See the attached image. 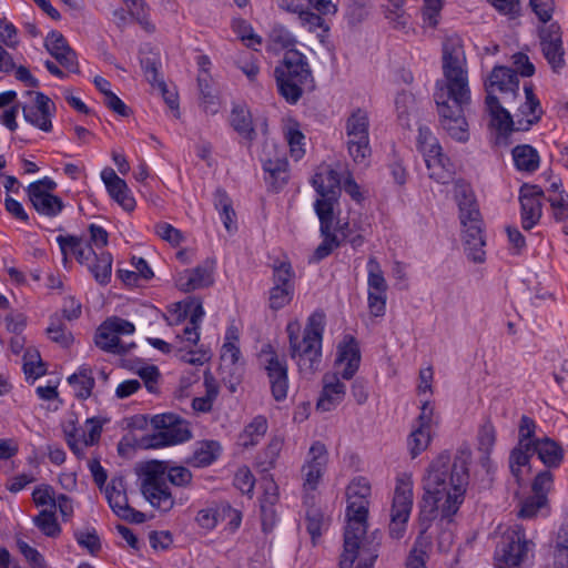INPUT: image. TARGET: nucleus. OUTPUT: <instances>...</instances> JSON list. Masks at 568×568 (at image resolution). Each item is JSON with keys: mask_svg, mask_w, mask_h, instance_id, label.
<instances>
[{"mask_svg": "<svg viewBox=\"0 0 568 568\" xmlns=\"http://www.w3.org/2000/svg\"><path fill=\"white\" fill-rule=\"evenodd\" d=\"M521 224L525 230L532 229L541 217L540 191L537 186H525L520 191Z\"/></svg>", "mask_w": 568, "mask_h": 568, "instance_id": "obj_31", "label": "nucleus"}, {"mask_svg": "<svg viewBox=\"0 0 568 568\" xmlns=\"http://www.w3.org/2000/svg\"><path fill=\"white\" fill-rule=\"evenodd\" d=\"M263 169L275 181L284 182L287 178L288 162L283 155L274 159L265 158L263 159Z\"/></svg>", "mask_w": 568, "mask_h": 568, "instance_id": "obj_60", "label": "nucleus"}, {"mask_svg": "<svg viewBox=\"0 0 568 568\" xmlns=\"http://www.w3.org/2000/svg\"><path fill=\"white\" fill-rule=\"evenodd\" d=\"M105 422L100 417H91L85 420L83 426H78L73 416L68 418L63 423V433L70 449L77 456H82L85 447L93 446L99 442Z\"/></svg>", "mask_w": 568, "mask_h": 568, "instance_id": "obj_17", "label": "nucleus"}, {"mask_svg": "<svg viewBox=\"0 0 568 568\" xmlns=\"http://www.w3.org/2000/svg\"><path fill=\"white\" fill-rule=\"evenodd\" d=\"M525 102L518 109V130H528L532 124L537 123L542 114L540 102L530 84L524 85Z\"/></svg>", "mask_w": 568, "mask_h": 568, "instance_id": "obj_34", "label": "nucleus"}, {"mask_svg": "<svg viewBox=\"0 0 568 568\" xmlns=\"http://www.w3.org/2000/svg\"><path fill=\"white\" fill-rule=\"evenodd\" d=\"M156 470H162V476L175 487H189L193 480L192 471L183 466L175 465L169 462L154 460L151 462Z\"/></svg>", "mask_w": 568, "mask_h": 568, "instance_id": "obj_38", "label": "nucleus"}, {"mask_svg": "<svg viewBox=\"0 0 568 568\" xmlns=\"http://www.w3.org/2000/svg\"><path fill=\"white\" fill-rule=\"evenodd\" d=\"M435 429L413 426L407 437V448L412 458H416L430 445Z\"/></svg>", "mask_w": 568, "mask_h": 568, "instance_id": "obj_45", "label": "nucleus"}, {"mask_svg": "<svg viewBox=\"0 0 568 568\" xmlns=\"http://www.w3.org/2000/svg\"><path fill=\"white\" fill-rule=\"evenodd\" d=\"M236 67L246 75L248 81H256L260 74L257 57L252 52H241L235 59Z\"/></svg>", "mask_w": 568, "mask_h": 568, "instance_id": "obj_55", "label": "nucleus"}, {"mask_svg": "<svg viewBox=\"0 0 568 568\" xmlns=\"http://www.w3.org/2000/svg\"><path fill=\"white\" fill-rule=\"evenodd\" d=\"M515 168L520 172L532 173L540 165L538 151L529 144H520L511 151Z\"/></svg>", "mask_w": 568, "mask_h": 568, "instance_id": "obj_40", "label": "nucleus"}, {"mask_svg": "<svg viewBox=\"0 0 568 568\" xmlns=\"http://www.w3.org/2000/svg\"><path fill=\"white\" fill-rule=\"evenodd\" d=\"M372 484L365 476L353 477L345 488L346 509L344 529V549L341 568H352L358 552V545L376 542L367 536Z\"/></svg>", "mask_w": 568, "mask_h": 568, "instance_id": "obj_4", "label": "nucleus"}, {"mask_svg": "<svg viewBox=\"0 0 568 568\" xmlns=\"http://www.w3.org/2000/svg\"><path fill=\"white\" fill-rule=\"evenodd\" d=\"M47 335L52 342L58 343L63 347H69L73 342L71 332L65 328L57 315L50 317V324L47 327Z\"/></svg>", "mask_w": 568, "mask_h": 568, "instance_id": "obj_54", "label": "nucleus"}, {"mask_svg": "<svg viewBox=\"0 0 568 568\" xmlns=\"http://www.w3.org/2000/svg\"><path fill=\"white\" fill-rule=\"evenodd\" d=\"M232 30L247 48L256 50L257 47L262 44V38L256 34L253 27L242 18L233 19Z\"/></svg>", "mask_w": 568, "mask_h": 568, "instance_id": "obj_50", "label": "nucleus"}, {"mask_svg": "<svg viewBox=\"0 0 568 568\" xmlns=\"http://www.w3.org/2000/svg\"><path fill=\"white\" fill-rule=\"evenodd\" d=\"M325 328V314L321 311L313 312L303 333L298 320H291L286 325L290 344V356L302 373H314L321 363L323 333Z\"/></svg>", "mask_w": 568, "mask_h": 568, "instance_id": "obj_5", "label": "nucleus"}, {"mask_svg": "<svg viewBox=\"0 0 568 568\" xmlns=\"http://www.w3.org/2000/svg\"><path fill=\"white\" fill-rule=\"evenodd\" d=\"M32 523L45 537L58 538L62 532L57 514L52 509L40 510L38 515L32 517Z\"/></svg>", "mask_w": 568, "mask_h": 568, "instance_id": "obj_46", "label": "nucleus"}, {"mask_svg": "<svg viewBox=\"0 0 568 568\" xmlns=\"http://www.w3.org/2000/svg\"><path fill=\"white\" fill-rule=\"evenodd\" d=\"M306 529L315 544L328 527V518L318 508H310L305 518Z\"/></svg>", "mask_w": 568, "mask_h": 568, "instance_id": "obj_52", "label": "nucleus"}, {"mask_svg": "<svg viewBox=\"0 0 568 568\" xmlns=\"http://www.w3.org/2000/svg\"><path fill=\"white\" fill-rule=\"evenodd\" d=\"M519 90V81L514 70L507 67H495L486 82V104L499 130L507 131L513 128L510 113L499 102L497 93L503 94L505 103L515 100Z\"/></svg>", "mask_w": 568, "mask_h": 568, "instance_id": "obj_7", "label": "nucleus"}, {"mask_svg": "<svg viewBox=\"0 0 568 568\" xmlns=\"http://www.w3.org/2000/svg\"><path fill=\"white\" fill-rule=\"evenodd\" d=\"M22 99L21 110L24 121L42 132H51L57 110L54 102L44 93L33 90L24 91Z\"/></svg>", "mask_w": 568, "mask_h": 568, "instance_id": "obj_14", "label": "nucleus"}, {"mask_svg": "<svg viewBox=\"0 0 568 568\" xmlns=\"http://www.w3.org/2000/svg\"><path fill=\"white\" fill-rule=\"evenodd\" d=\"M470 454L462 452L454 463L446 453L435 457L423 476L424 511L429 508L433 518L450 520L464 503L468 486Z\"/></svg>", "mask_w": 568, "mask_h": 568, "instance_id": "obj_2", "label": "nucleus"}, {"mask_svg": "<svg viewBox=\"0 0 568 568\" xmlns=\"http://www.w3.org/2000/svg\"><path fill=\"white\" fill-rule=\"evenodd\" d=\"M57 243L59 244L64 264L68 261V256L73 255L80 264L88 267L99 256V252L93 248V245L84 243L75 236L59 235Z\"/></svg>", "mask_w": 568, "mask_h": 568, "instance_id": "obj_29", "label": "nucleus"}, {"mask_svg": "<svg viewBox=\"0 0 568 568\" xmlns=\"http://www.w3.org/2000/svg\"><path fill=\"white\" fill-rule=\"evenodd\" d=\"M417 142L429 178L440 184H446L453 180L455 168L449 159L443 154L438 140L428 128H419Z\"/></svg>", "mask_w": 568, "mask_h": 568, "instance_id": "obj_11", "label": "nucleus"}, {"mask_svg": "<svg viewBox=\"0 0 568 568\" xmlns=\"http://www.w3.org/2000/svg\"><path fill=\"white\" fill-rule=\"evenodd\" d=\"M241 357L240 331L235 325H230L224 335L221 347V361L226 366H234Z\"/></svg>", "mask_w": 568, "mask_h": 568, "instance_id": "obj_42", "label": "nucleus"}, {"mask_svg": "<svg viewBox=\"0 0 568 568\" xmlns=\"http://www.w3.org/2000/svg\"><path fill=\"white\" fill-rule=\"evenodd\" d=\"M223 452L220 442L205 439L196 442L192 454L185 459V463L194 468H205L219 460Z\"/></svg>", "mask_w": 568, "mask_h": 568, "instance_id": "obj_32", "label": "nucleus"}, {"mask_svg": "<svg viewBox=\"0 0 568 568\" xmlns=\"http://www.w3.org/2000/svg\"><path fill=\"white\" fill-rule=\"evenodd\" d=\"M366 271L367 290L387 292L388 284L386 282L384 271L376 257H368L366 263Z\"/></svg>", "mask_w": 568, "mask_h": 568, "instance_id": "obj_51", "label": "nucleus"}, {"mask_svg": "<svg viewBox=\"0 0 568 568\" xmlns=\"http://www.w3.org/2000/svg\"><path fill=\"white\" fill-rule=\"evenodd\" d=\"M413 487L412 474L402 473L396 477L389 523V535L394 539H402L405 535L413 508Z\"/></svg>", "mask_w": 568, "mask_h": 568, "instance_id": "obj_10", "label": "nucleus"}, {"mask_svg": "<svg viewBox=\"0 0 568 568\" xmlns=\"http://www.w3.org/2000/svg\"><path fill=\"white\" fill-rule=\"evenodd\" d=\"M268 428L266 417L255 416L240 433L237 444L243 448L256 446L265 436Z\"/></svg>", "mask_w": 568, "mask_h": 568, "instance_id": "obj_39", "label": "nucleus"}, {"mask_svg": "<svg viewBox=\"0 0 568 568\" xmlns=\"http://www.w3.org/2000/svg\"><path fill=\"white\" fill-rule=\"evenodd\" d=\"M378 542H366L358 545V552L353 561L352 568H373L377 558Z\"/></svg>", "mask_w": 568, "mask_h": 568, "instance_id": "obj_56", "label": "nucleus"}, {"mask_svg": "<svg viewBox=\"0 0 568 568\" xmlns=\"http://www.w3.org/2000/svg\"><path fill=\"white\" fill-rule=\"evenodd\" d=\"M78 545L95 556L101 549L100 538L94 529H84L74 532Z\"/></svg>", "mask_w": 568, "mask_h": 568, "instance_id": "obj_64", "label": "nucleus"}, {"mask_svg": "<svg viewBox=\"0 0 568 568\" xmlns=\"http://www.w3.org/2000/svg\"><path fill=\"white\" fill-rule=\"evenodd\" d=\"M283 134L290 148V154L295 160H301L305 154V135L302 133L300 124L288 119L284 122Z\"/></svg>", "mask_w": 568, "mask_h": 568, "instance_id": "obj_41", "label": "nucleus"}, {"mask_svg": "<svg viewBox=\"0 0 568 568\" xmlns=\"http://www.w3.org/2000/svg\"><path fill=\"white\" fill-rule=\"evenodd\" d=\"M361 359L357 341L351 335H345L336 347L335 373L345 381L352 379L359 368Z\"/></svg>", "mask_w": 568, "mask_h": 568, "instance_id": "obj_22", "label": "nucleus"}, {"mask_svg": "<svg viewBox=\"0 0 568 568\" xmlns=\"http://www.w3.org/2000/svg\"><path fill=\"white\" fill-rule=\"evenodd\" d=\"M346 395V385L337 373L327 372L322 377V390L316 407L322 412H331L342 404Z\"/></svg>", "mask_w": 568, "mask_h": 568, "instance_id": "obj_26", "label": "nucleus"}, {"mask_svg": "<svg viewBox=\"0 0 568 568\" xmlns=\"http://www.w3.org/2000/svg\"><path fill=\"white\" fill-rule=\"evenodd\" d=\"M530 551V542L526 539L521 526L514 525L500 536L495 550L497 568H515L521 565Z\"/></svg>", "mask_w": 568, "mask_h": 568, "instance_id": "obj_13", "label": "nucleus"}, {"mask_svg": "<svg viewBox=\"0 0 568 568\" xmlns=\"http://www.w3.org/2000/svg\"><path fill=\"white\" fill-rule=\"evenodd\" d=\"M213 203L219 212L220 219L227 232L236 230L235 212L232 207V201L225 191L217 189L213 195Z\"/></svg>", "mask_w": 568, "mask_h": 568, "instance_id": "obj_44", "label": "nucleus"}, {"mask_svg": "<svg viewBox=\"0 0 568 568\" xmlns=\"http://www.w3.org/2000/svg\"><path fill=\"white\" fill-rule=\"evenodd\" d=\"M175 283L184 292L206 287L213 283V267L197 266L192 270H184L176 275Z\"/></svg>", "mask_w": 568, "mask_h": 568, "instance_id": "obj_33", "label": "nucleus"}, {"mask_svg": "<svg viewBox=\"0 0 568 568\" xmlns=\"http://www.w3.org/2000/svg\"><path fill=\"white\" fill-rule=\"evenodd\" d=\"M275 78L280 94L288 103H296L302 97L303 87L312 81L307 58L296 49L286 50L282 62L275 68Z\"/></svg>", "mask_w": 568, "mask_h": 568, "instance_id": "obj_8", "label": "nucleus"}, {"mask_svg": "<svg viewBox=\"0 0 568 568\" xmlns=\"http://www.w3.org/2000/svg\"><path fill=\"white\" fill-rule=\"evenodd\" d=\"M258 359L266 372L272 396L276 402L284 400L288 392V368L286 358L278 355L274 347L267 344L262 347Z\"/></svg>", "mask_w": 568, "mask_h": 568, "instance_id": "obj_16", "label": "nucleus"}, {"mask_svg": "<svg viewBox=\"0 0 568 568\" xmlns=\"http://www.w3.org/2000/svg\"><path fill=\"white\" fill-rule=\"evenodd\" d=\"M150 424L154 433L143 437V445L146 448L159 449L176 446L193 437L190 424L172 413L154 415Z\"/></svg>", "mask_w": 568, "mask_h": 568, "instance_id": "obj_9", "label": "nucleus"}, {"mask_svg": "<svg viewBox=\"0 0 568 568\" xmlns=\"http://www.w3.org/2000/svg\"><path fill=\"white\" fill-rule=\"evenodd\" d=\"M100 176L109 196L125 212H133L136 207V201L128 183L112 168H104Z\"/></svg>", "mask_w": 568, "mask_h": 568, "instance_id": "obj_25", "label": "nucleus"}, {"mask_svg": "<svg viewBox=\"0 0 568 568\" xmlns=\"http://www.w3.org/2000/svg\"><path fill=\"white\" fill-rule=\"evenodd\" d=\"M541 51L556 71L564 65V49L560 29L558 24L552 23L548 27H542L539 31Z\"/></svg>", "mask_w": 568, "mask_h": 568, "instance_id": "obj_28", "label": "nucleus"}, {"mask_svg": "<svg viewBox=\"0 0 568 568\" xmlns=\"http://www.w3.org/2000/svg\"><path fill=\"white\" fill-rule=\"evenodd\" d=\"M226 519H229L230 525L237 528L242 517L240 511L232 508L229 504L203 508L195 516L196 524L206 531L214 529L220 521Z\"/></svg>", "mask_w": 568, "mask_h": 568, "instance_id": "obj_27", "label": "nucleus"}, {"mask_svg": "<svg viewBox=\"0 0 568 568\" xmlns=\"http://www.w3.org/2000/svg\"><path fill=\"white\" fill-rule=\"evenodd\" d=\"M316 215L320 220V231L323 237L322 243L315 250L314 256L317 261L328 256L338 247L339 241L333 232L335 214L332 211L331 202H323L316 205Z\"/></svg>", "mask_w": 568, "mask_h": 568, "instance_id": "obj_24", "label": "nucleus"}, {"mask_svg": "<svg viewBox=\"0 0 568 568\" xmlns=\"http://www.w3.org/2000/svg\"><path fill=\"white\" fill-rule=\"evenodd\" d=\"M296 13L298 14L301 26L308 32H316L317 30H323L324 32L328 31V27L322 18L323 14L313 12L304 7Z\"/></svg>", "mask_w": 568, "mask_h": 568, "instance_id": "obj_59", "label": "nucleus"}, {"mask_svg": "<svg viewBox=\"0 0 568 568\" xmlns=\"http://www.w3.org/2000/svg\"><path fill=\"white\" fill-rule=\"evenodd\" d=\"M329 454L326 445L320 440L314 442L301 466L302 488L304 493L315 491L327 470Z\"/></svg>", "mask_w": 568, "mask_h": 568, "instance_id": "obj_19", "label": "nucleus"}, {"mask_svg": "<svg viewBox=\"0 0 568 568\" xmlns=\"http://www.w3.org/2000/svg\"><path fill=\"white\" fill-rule=\"evenodd\" d=\"M199 88L201 91V105L205 113L216 114L220 110V101L215 94L212 93L207 79L199 75Z\"/></svg>", "mask_w": 568, "mask_h": 568, "instance_id": "obj_57", "label": "nucleus"}, {"mask_svg": "<svg viewBox=\"0 0 568 568\" xmlns=\"http://www.w3.org/2000/svg\"><path fill=\"white\" fill-rule=\"evenodd\" d=\"M312 185L318 194L317 200L314 203V210L316 205L323 202L332 203L333 214L336 212L338 206V192L341 185L339 174L328 164H322L317 168L314 176L312 178Z\"/></svg>", "mask_w": 568, "mask_h": 568, "instance_id": "obj_21", "label": "nucleus"}, {"mask_svg": "<svg viewBox=\"0 0 568 568\" xmlns=\"http://www.w3.org/2000/svg\"><path fill=\"white\" fill-rule=\"evenodd\" d=\"M68 383L77 398H89L95 384L92 368L87 364L81 365L68 377Z\"/></svg>", "mask_w": 568, "mask_h": 568, "instance_id": "obj_37", "label": "nucleus"}, {"mask_svg": "<svg viewBox=\"0 0 568 568\" xmlns=\"http://www.w3.org/2000/svg\"><path fill=\"white\" fill-rule=\"evenodd\" d=\"M94 341L95 345L105 352L113 354L126 352V347L121 343L120 337L105 322L99 326Z\"/></svg>", "mask_w": 568, "mask_h": 568, "instance_id": "obj_43", "label": "nucleus"}, {"mask_svg": "<svg viewBox=\"0 0 568 568\" xmlns=\"http://www.w3.org/2000/svg\"><path fill=\"white\" fill-rule=\"evenodd\" d=\"M531 442L534 453L545 466L557 468L561 465L565 452L559 443L547 436H537L536 429H532Z\"/></svg>", "mask_w": 568, "mask_h": 568, "instance_id": "obj_30", "label": "nucleus"}, {"mask_svg": "<svg viewBox=\"0 0 568 568\" xmlns=\"http://www.w3.org/2000/svg\"><path fill=\"white\" fill-rule=\"evenodd\" d=\"M230 124L233 130L246 141L255 139V129L253 124L252 114L248 108L244 104L233 105L230 114Z\"/></svg>", "mask_w": 568, "mask_h": 568, "instance_id": "obj_36", "label": "nucleus"}, {"mask_svg": "<svg viewBox=\"0 0 568 568\" xmlns=\"http://www.w3.org/2000/svg\"><path fill=\"white\" fill-rule=\"evenodd\" d=\"M55 186L57 183L50 178H43L29 184L27 189L28 196L39 214L53 217L62 212L63 201L51 193Z\"/></svg>", "mask_w": 568, "mask_h": 568, "instance_id": "obj_20", "label": "nucleus"}, {"mask_svg": "<svg viewBox=\"0 0 568 568\" xmlns=\"http://www.w3.org/2000/svg\"><path fill=\"white\" fill-rule=\"evenodd\" d=\"M438 425V417L435 414V405L430 399L420 400L419 414L415 426L435 429Z\"/></svg>", "mask_w": 568, "mask_h": 568, "instance_id": "obj_61", "label": "nucleus"}, {"mask_svg": "<svg viewBox=\"0 0 568 568\" xmlns=\"http://www.w3.org/2000/svg\"><path fill=\"white\" fill-rule=\"evenodd\" d=\"M532 429H537L535 420L523 416L518 429V443L509 455V468L518 484L524 483L530 474V458L534 454Z\"/></svg>", "mask_w": 568, "mask_h": 568, "instance_id": "obj_15", "label": "nucleus"}, {"mask_svg": "<svg viewBox=\"0 0 568 568\" xmlns=\"http://www.w3.org/2000/svg\"><path fill=\"white\" fill-rule=\"evenodd\" d=\"M443 73L434 93L440 125L450 138L465 142L469 133L464 108L470 102V88L463 40L456 34L443 42Z\"/></svg>", "mask_w": 568, "mask_h": 568, "instance_id": "obj_1", "label": "nucleus"}, {"mask_svg": "<svg viewBox=\"0 0 568 568\" xmlns=\"http://www.w3.org/2000/svg\"><path fill=\"white\" fill-rule=\"evenodd\" d=\"M547 509V497L544 495H532L526 498L520 507L519 517L530 519Z\"/></svg>", "mask_w": 568, "mask_h": 568, "instance_id": "obj_58", "label": "nucleus"}, {"mask_svg": "<svg viewBox=\"0 0 568 568\" xmlns=\"http://www.w3.org/2000/svg\"><path fill=\"white\" fill-rule=\"evenodd\" d=\"M88 268L99 284L106 285L112 274L111 254L104 251L99 252L98 258Z\"/></svg>", "mask_w": 568, "mask_h": 568, "instance_id": "obj_48", "label": "nucleus"}, {"mask_svg": "<svg viewBox=\"0 0 568 568\" xmlns=\"http://www.w3.org/2000/svg\"><path fill=\"white\" fill-rule=\"evenodd\" d=\"M272 271V285H278L282 288L295 291V272L288 261L282 260L274 262Z\"/></svg>", "mask_w": 568, "mask_h": 568, "instance_id": "obj_47", "label": "nucleus"}, {"mask_svg": "<svg viewBox=\"0 0 568 568\" xmlns=\"http://www.w3.org/2000/svg\"><path fill=\"white\" fill-rule=\"evenodd\" d=\"M162 473L149 463L143 473L141 491L153 508L168 513L174 507L175 498Z\"/></svg>", "mask_w": 568, "mask_h": 568, "instance_id": "obj_18", "label": "nucleus"}, {"mask_svg": "<svg viewBox=\"0 0 568 568\" xmlns=\"http://www.w3.org/2000/svg\"><path fill=\"white\" fill-rule=\"evenodd\" d=\"M204 315L202 302L195 297L173 303L168 307L165 318L173 328L174 342L168 343L158 337H149L148 342L163 354L174 352L181 362L202 366L211 358L207 349L197 347Z\"/></svg>", "mask_w": 568, "mask_h": 568, "instance_id": "obj_3", "label": "nucleus"}, {"mask_svg": "<svg viewBox=\"0 0 568 568\" xmlns=\"http://www.w3.org/2000/svg\"><path fill=\"white\" fill-rule=\"evenodd\" d=\"M454 196L459 207L467 256L475 263H481L485 261V241L474 192L468 184L458 181L454 185Z\"/></svg>", "mask_w": 568, "mask_h": 568, "instance_id": "obj_6", "label": "nucleus"}, {"mask_svg": "<svg viewBox=\"0 0 568 568\" xmlns=\"http://www.w3.org/2000/svg\"><path fill=\"white\" fill-rule=\"evenodd\" d=\"M478 450L484 454L483 465L489 463V455L496 443V429L490 423L484 424L478 432Z\"/></svg>", "mask_w": 568, "mask_h": 568, "instance_id": "obj_53", "label": "nucleus"}, {"mask_svg": "<svg viewBox=\"0 0 568 568\" xmlns=\"http://www.w3.org/2000/svg\"><path fill=\"white\" fill-rule=\"evenodd\" d=\"M105 497L111 509L119 518L134 524H142L145 521V515L129 505L122 479L111 480L105 488Z\"/></svg>", "mask_w": 568, "mask_h": 568, "instance_id": "obj_23", "label": "nucleus"}, {"mask_svg": "<svg viewBox=\"0 0 568 568\" xmlns=\"http://www.w3.org/2000/svg\"><path fill=\"white\" fill-rule=\"evenodd\" d=\"M346 145L349 156L357 164H367L372 149L369 143V118L365 110L351 113L345 123Z\"/></svg>", "mask_w": 568, "mask_h": 568, "instance_id": "obj_12", "label": "nucleus"}, {"mask_svg": "<svg viewBox=\"0 0 568 568\" xmlns=\"http://www.w3.org/2000/svg\"><path fill=\"white\" fill-rule=\"evenodd\" d=\"M294 297V290L282 288L278 285H272L268 291V306L273 311H278L287 306Z\"/></svg>", "mask_w": 568, "mask_h": 568, "instance_id": "obj_62", "label": "nucleus"}, {"mask_svg": "<svg viewBox=\"0 0 568 568\" xmlns=\"http://www.w3.org/2000/svg\"><path fill=\"white\" fill-rule=\"evenodd\" d=\"M32 501L37 507H54L55 506V490L49 484L37 485L31 494Z\"/></svg>", "mask_w": 568, "mask_h": 568, "instance_id": "obj_63", "label": "nucleus"}, {"mask_svg": "<svg viewBox=\"0 0 568 568\" xmlns=\"http://www.w3.org/2000/svg\"><path fill=\"white\" fill-rule=\"evenodd\" d=\"M44 45L49 53L53 55L62 65L70 70H75V53L68 47L65 39L60 32H49L45 37Z\"/></svg>", "mask_w": 568, "mask_h": 568, "instance_id": "obj_35", "label": "nucleus"}, {"mask_svg": "<svg viewBox=\"0 0 568 568\" xmlns=\"http://www.w3.org/2000/svg\"><path fill=\"white\" fill-rule=\"evenodd\" d=\"M23 372L27 379L36 381L45 374V366L37 348L29 347L23 354Z\"/></svg>", "mask_w": 568, "mask_h": 568, "instance_id": "obj_49", "label": "nucleus"}]
</instances>
